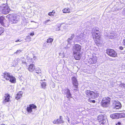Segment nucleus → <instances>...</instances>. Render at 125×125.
<instances>
[{
    "mask_svg": "<svg viewBox=\"0 0 125 125\" xmlns=\"http://www.w3.org/2000/svg\"><path fill=\"white\" fill-rule=\"evenodd\" d=\"M92 35L93 37H95L96 39V44L98 46H102L103 42L102 40H100V31L98 28L94 27L92 29Z\"/></svg>",
    "mask_w": 125,
    "mask_h": 125,
    "instance_id": "obj_1",
    "label": "nucleus"
},
{
    "mask_svg": "<svg viewBox=\"0 0 125 125\" xmlns=\"http://www.w3.org/2000/svg\"><path fill=\"white\" fill-rule=\"evenodd\" d=\"M81 49V46L79 44H75L73 48V55L75 59L77 60H79L82 56L80 52Z\"/></svg>",
    "mask_w": 125,
    "mask_h": 125,
    "instance_id": "obj_2",
    "label": "nucleus"
},
{
    "mask_svg": "<svg viewBox=\"0 0 125 125\" xmlns=\"http://www.w3.org/2000/svg\"><path fill=\"white\" fill-rule=\"evenodd\" d=\"M10 10V8L7 4H3L0 6V12L3 14H7Z\"/></svg>",
    "mask_w": 125,
    "mask_h": 125,
    "instance_id": "obj_3",
    "label": "nucleus"
},
{
    "mask_svg": "<svg viewBox=\"0 0 125 125\" xmlns=\"http://www.w3.org/2000/svg\"><path fill=\"white\" fill-rule=\"evenodd\" d=\"M86 96L88 97H91L93 99H94L98 97L99 94L96 92H94L89 90H87L85 92Z\"/></svg>",
    "mask_w": 125,
    "mask_h": 125,
    "instance_id": "obj_4",
    "label": "nucleus"
},
{
    "mask_svg": "<svg viewBox=\"0 0 125 125\" xmlns=\"http://www.w3.org/2000/svg\"><path fill=\"white\" fill-rule=\"evenodd\" d=\"M110 98L109 97L103 98L102 101V105L104 107H108L110 104Z\"/></svg>",
    "mask_w": 125,
    "mask_h": 125,
    "instance_id": "obj_5",
    "label": "nucleus"
},
{
    "mask_svg": "<svg viewBox=\"0 0 125 125\" xmlns=\"http://www.w3.org/2000/svg\"><path fill=\"white\" fill-rule=\"evenodd\" d=\"M18 15L16 14H9L7 16L9 18L11 19V21L12 24L15 23H17L18 20L17 19Z\"/></svg>",
    "mask_w": 125,
    "mask_h": 125,
    "instance_id": "obj_6",
    "label": "nucleus"
},
{
    "mask_svg": "<svg viewBox=\"0 0 125 125\" xmlns=\"http://www.w3.org/2000/svg\"><path fill=\"white\" fill-rule=\"evenodd\" d=\"M71 80L73 85V89L74 90H77L78 87V83L76 78L75 77H72L71 78Z\"/></svg>",
    "mask_w": 125,
    "mask_h": 125,
    "instance_id": "obj_7",
    "label": "nucleus"
},
{
    "mask_svg": "<svg viewBox=\"0 0 125 125\" xmlns=\"http://www.w3.org/2000/svg\"><path fill=\"white\" fill-rule=\"evenodd\" d=\"M106 52L108 55L112 57H116L117 55L116 52L113 49H107Z\"/></svg>",
    "mask_w": 125,
    "mask_h": 125,
    "instance_id": "obj_8",
    "label": "nucleus"
},
{
    "mask_svg": "<svg viewBox=\"0 0 125 125\" xmlns=\"http://www.w3.org/2000/svg\"><path fill=\"white\" fill-rule=\"evenodd\" d=\"M10 75L11 74L10 73L7 72H5L4 73H3L2 76L3 79L4 80V81H9Z\"/></svg>",
    "mask_w": 125,
    "mask_h": 125,
    "instance_id": "obj_9",
    "label": "nucleus"
},
{
    "mask_svg": "<svg viewBox=\"0 0 125 125\" xmlns=\"http://www.w3.org/2000/svg\"><path fill=\"white\" fill-rule=\"evenodd\" d=\"M105 119V117L102 115H99L97 117L98 121L103 124L106 122Z\"/></svg>",
    "mask_w": 125,
    "mask_h": 125,
    "instance_id": "obj_10",
    "label": "nucleus"
},
{
    "mask_svg": "<svg viewBox=\"0 0 125 125\" xmlns=\"http://www.w3.org/2000/svg\"><path fill=\"white\" fill-rule=\"evenodd\" d=\"M36 108V106L34 104H30L29 105V106L27 107L26 111L28 112L31 113L32 111V109H35Z\"/></svg>",
    "mask_w": 125,
    "mask_h": 125,
    "instance_id": "obj_11",
    "label": "nucleus"
},
{
    "mask_svg": "<svg viewBox=\"0 0 125 125\" xmlns=\"http://www.w3.org/2000/svg\"><path fill=\"white\" fill-rule=\"evenodd\" d=\"M4 99L2 101L3 103L5 104L6 102H8L10 101V96L8 94H6L4 96Z\"/></svg>",
    "mask_w": 125,
    "mask_h": 125,
    "instance_id": "obj_12",
    "label": "nucleus"
},
{
    "mask_svg": "<svg viewBox=\"0 0 125 125\" xmlns=\"http://www.w3.org/2000/svg\"><path fill=\"white\" fill-rule=\"evenodd\" d=\"M6 19L5 16H0V24L3 26H5L4 21H5Z\"/></svg>",
    "mask_w": 125,
    "mask_h": 125,
    "instance_id": "obj_13",
    "label": "nucleus"
},
{
    "mask_svg": "<svg viewBox=\"0 0 125 125\" xmlns=\"http://www.w3.org/2000/svg\"><path fill=\"white\" fill-rule=\"evenodd\" d=\"M35 69V66L33 64H30L28 66V69L30 72H32Z\"/></svg>",
    "mask_w": 125,
    "mask_h": 125,
    "instance_id": "obj_14",
    "label": "nucleus"
},
{
    "mask_svg": "<svg viewBox=\"0 0 125 125\" xmlns=\"http://www.w3.org/2000/svg\"><path fill=\"white\" fill-rule=\"evenodd\" d=\"M65 93L67 98H72V95L70 92V90L68 89H67L65 90Z\"/></svg>",
    "mask_w": 125,
    "mask_h": 125,
    "instance_id": "obj_15",
    "label": "nucleus"
},
{
    "mask_svg": "<svg viewBox=\"0 0 125 125\" xmlns=\"http://www.w3.org/2000/svg\"><path fill=\"white\" fill-rule=\"evenodd\" d=\"M9 81L12 83H15L16 82V79L12 75H11L9 78Z\"/></svg>",
    "mask_w": 125,
    "mask_h": 125,
    "instance_id": "obj_16",
    "label": "nucleus"
},
{
    "mask_svg": "<svg viewBox=\"0 0 125 125\" xmlns=\"http://www.w3.org/2000/svg\"><path fill=\"white\" fill-rule=\"evenodd\" d=\"M22 93L21 91L19 92L15 97V99L17 100L20 99L22 96Z\"/></svg>",
    "mask_w": 125,
    "mask_h": 125,
    "instance_id": "obj_17",
    "label": "nucleus"
},
{
    "mask_svg": "<svg viewBox=\"0 0 125 125\" xmlns=\"http://www.w3.org/2000/svg\"><path fill=\"white\" fill-rule=\"evenodd\" d=\"M110 117L112 119H118L119 118L118 113H114L110 115Z\"/></svg>",
    "mask_w": 125,
    "mask_h": 125,
    "instance_id": "obj_18",
    "label": "nucleus"
},
{
    "mask_svg": "<svg viewBox=\"0 0 125 125\" xmlns=\"http://www.w3.org/2000/svg\"><path fill=\"white\" fill-rule=\"evenodd\" d=\"M62 117L60 116L59 119H57L56 121L55 122V124H59L64 123L62 119Z\"/></svg>",
    "mask_w": 125,
    "mask_h": 125,
    "instance_id": "obj_19",
    "label": "nucleus"
},
{
    "mask_svg": "<svg viewBox=\"0 0 125 125\" xmlns=\"http://www.w3.org/2000/svg\"><path fill=\"white\" fill-rule=\"evenodd\" d=\"M97 58L94 56L93 57V58H91L90 61L92 64L95 63L97 61Z\"/></svg>",
    "mask_w": 125,
    "mask_h": 125,
    "instance_id": "obj_20",
    "label": "nucleus"
},
{
    "mask_svg": "<svg viewBox=\"0 0 125 125\" xmlns=\"http://www.w3.org/2000/svg\"><path fill=\"white\" fill-rule=\"evenodd\" d=\"M118 103L116 104L115 106V108L117 109H119L121 108V104L120 102H118Z\"/></svg>",
    "mask_w": 125,
    "mask_h": 125,
    "instance_id": "obj_21",
    "label": "nucleus"
},
{
    "mask_svg": "<svg viewBox=\"0 0 125 125\" xmlns=\"http://www.w3.org/2000/svg\"><path fill=\"white\" fill-rule=\"evenodd\" d=\"M119 118H124L125 117V113H118Z\"/></svg>",
    "mask_w": 125,
    "mask_h": 125,
    "instance_id": "obj_22",
    "label": "nucleus"
},
{
    "mask_svg": "<svg viewBox=\"0 0 125 125\" xmlns=\"http://www.w3.org/2000/svg\"><path fill=\"white\" fill-rule=\"evenodd\" d=\"M61 24H58L55 26L56 30V31H59L60 30V27L61 26Z\"/></svg>",
    "mask_w": 125,
    "mask_h": 125,
    "instance_id": "obj_23",
    "label": "nucleus"
},
{
    "mask_svg": "<svg viewBox=\"0 0 125 125\" xmlns=\"http://www.w3.org/2000/svg\"><path fill=\"white\" fill-rule=\"evenodd\" d=\"M4 31L5 30L3 28L0 27V36L4 32Z\"/></svg>",
    "mask_w": 125,
    "mask_h": 125,
    "instance_id": "obj_24",
    "label": "nucleus"
},
{
    "mask_svg": "<svg viewBox=\"0 0 125 125\" xmlns=\"http://www.w3.org/2000/svg\"><path fill=\"white\" fill-rule=\"evenodd\" d=\"M63 12L64 13H67L68 12H69L70 11V9L67 8H65L63 10Z\"/></svg>",
    "mask_w": 125,
    "mask_h": 125,
    "instance_id": "obj_25",
    "label": "nucleus"
},
{
    "mask_svg": "<svg viewBox=\"0 0 125 125\" xmlns=\"http://www.w3.org/2000/svg\"><path fill=\"white\" fill-rule=\"evenodd\" d=\"M70 35L69 37L68 38L73 40V38L74 36V34H70Z\"/></svg>",
    "mask_w": 125,
    "mask_h": 125,
    "instance_id": "obj_26",
    "label": "nucleus"
},
{
    "mask_svg": "<svg viewBox=\"0 0 125 125\" xmlns=\"http://www.w3.org/2000/svg\"><path fill=\"white\" fill-rule=\"evenodd\" d=\"M41 85L42 87L44 88L46 86V83L45 82H42L41 83Z\"/></svg>",
    "mask_w": 125,
    "mask_h": 125,
    "instance_id": "obj_27",
    "label": "nucleus"
},
{
    "mask_svg": "<svg viewBox=\"0 0 125 125\" xmlns=\"http://www.w3.org/2000/svg\"><path fill=\"white\" fill-rule=\"evenodd\" d=\"M53 39L51 38H49L47 40V43H51L52 42Z\"/></svg>",
    "mask_w": 125,
    "mask_h": 125,
    "instance_id": "obj_28",
    "label": "nucleus"
},
{
    "mask_svg": "<svg viewBox=\"0 0 125 125\" xmlns=\"http://www.w3.org/2000/svg\"><path fill=\"white\" fill-rule=\"evenodd\" d=\"M67 41L68 42V44H71L73 42V40L68 38L67 40Z\"/></svg>",
    "mask_w": 125,
    "mask_h": 125,
    "instance_id": "obj_29",
    "label": "nucleus"
},
{
    "mask_svg": "<svg viewBox=\"0 0 125 125\" xmlns=\"http://www.w3.org/2000/svg\"><path fill=\"white\" fill-rule=\"evenodd\" d=\"M83 34H81L80 35V37L81 39H83L85 38V36H83Z\"/></svg>",
    "mask_w": 125,
    "mask_h": 125,
    "instance_id": "obj_30",
    "label": "nucleus"
},
{
    "mask_svg": "<svg viewBox=\"0 0 125 125\" xmlns=\"http://www.w3.org/2000/svg\"><path fill=\"white\" fill-rule=\"evenodd\" d=\"M36 73L38 74L40 73H41V70L40 69H39L38 70H36Z\"/></svg>",
    "mask_w": 125,
    "mask_h": 125,
    "instance_id": "obj_31",
    "label": "nucleus"
},
{
    "mask_svg": "<svg viewBox=\"0 0 125 125\" xmlns=\"http://www.w3.org/2000/svg\"><path fill=\"white\" fill-rule=\"evenodd\" d=\"M71 44H69L68 43L67 46L66 48V49H68L71 46Z\"/></svg>",
    "mask_w": 125,
    "mask_h": 125,
    "instance_id": "obj_32",
    "label": "nucleus"
},
{
    "mask_svg": "<svg viewBox=\"0 0 125 125\" xmlns=\"http://www.w3.org/2000/svg\"><path fill=\"white\" fill-rule=\"evenodd\" d=\"M115 36L113 35H112L109 36V38L111 39H113L115 38Z\"/></svg>",
    "mask_w": 125,
    "mask_h": 125,
    "instance_id": "obj_33",
    "label": "nucleus"
},
{
    "mask_svg": "<svg viewBox=\"0 0 125 125\" xmlns=\"http://www.w3.org/2000/svg\"><path fill=\"white\" fill-rule=\"evenodd\" d=\"M21 52V50H17L15 52V53H19L20 52Z\"/></svg>",
    "mask_w": 125,
    "mask_h": 125,
    "instance_id": "obj_34",
    "label": "nucleus"
},
{
    "mask_svg": "<svg viewBox=\"0 0 125 125\" xmlns=\"http://www.w3.org/2000/svg\"><path fill=\"white\" fill-rule=\"evenodd\" d=\"M89 102H92L93 103H94L95 102V101L94 100H92L91 99H89Z\"/></svg>",
    "mask_w": 125,
    "mask_h": 125,
    "instance_id": "obj_35",
    "label": "nucleus"
},
{
    "mask_svg": "<svg viewBox=\"0 0 125 125\" xmlns=\"http://www.w3.org/2000/svg\"><path fill=\"white\" fill-rule=\"evenodd\" d=\"M53 11L52 12H49L48 14L50 16H53L54 15L53 14H54V13H53Z\"/></svg>",
    "mask_w": 125,
    "mask_h": 125,
    "instance_id": "obj_36",
    "label": "nucleus"
},
{
    "mask_svg": "<svg viewBox=\"0 0 125 125\" xmlns=\"http://www.w3.org/2000/svg\"><path fill=\"white\" fill-rule=\"evenodd\" d=\"M122 13L123 15H125V8H124Z\"/></svg>",
    "mask_w": 125,
    "mask_h": 125,
    "instance_id": "obj_37",
    "label": "nucleus"
},
{
    "mask_svg": "<svg viewBox=\"0 0 125 125\" xmlns=\"http://www.w3.org/2000/svg\"><path fill=\"white\" fill-rule=\"evenodd\" d=\"M125 39L123 40L122 43L125 46Z\"/></svg>",
    "mask_w": 125,
    "mask_h": 125,
    "instance_id": "obj_38",
    "label": "nucleus"
},
{
    "mask_svg": "<svg viewBox=\"0 0 125 125\" xmlns=\"http://www.w3.org/2000/svg\"><path fill=\"white\" fill-rule=\"evenodd\" d=\"M21 40H17L15 41V42H21Z\"/></svg>",
    "mask_w": 125,
    "mask_h": 125,
    "instance_id": "obj_39",
    "label": "nucleus"
},
{
    "mask_svg": "<svg viewBox=\"0 0 125 125\" xmlns=\"http://www.w3.org/2000/svg\"><path fill=\"white\" fill-rule=\"evenodd\" d=\"M34 35V32H33L32 33H31L30 34V35L31 36H33Z\"/></svg>",
    "mask_w": 125,
    "mask_h": 125,
    "instance_id": "obj_40",
    "label": "nucleus"
},
{
    "mask_svg": "<svg viewBox=\"0 0 125 125\" xmlns=\"http://www.w3.org/2000/svg\"><path fill=\"white\" fill-rule=\"evenodd\" d=\"M49 21V20H47L44 22V23L45 24H46Z\"/></svg>",
    "mask_w": 125,
    "mask_h": 125,
    "instance_id": "obj_41",
    "label": "nucleus"
},
{
    "mask_svg": "<svg viewBox=\"0 0 125 125\" xmlns=\"http://www.w3.org/2000/svg\"><path fill=\"white\" fill-rule=\"evenodd\" d=\"M116 125H121V123L120 122H118L116 124Z\"/></svg>",
    "mask_w": 125,
    "mask_h": 125,
    "instance_id": "obj_42",
    "label": "nucleus"
},
{
    "mask_svg": "<svg viewBox=\"0 0 125 125\" xmlns=\"http://www.w3.org/2000/svg\"><path fill=\"white\" fill-rule=\"evenodd\" d=\"M120 50H123V47H120Z\"/></svg>",
    "mask_w": 125,
    "mask_h": 125,
    "instance_id": "obj_43",
    "label": "nucleus"
},
{
    "mask_svg": "<svg viewBox=\"0 0 125 125\" xmlns=\"http://www.w3.org/2000/svg\"><path fill=\"white\" fill-rule=\"evenodd\" d=\"M0 125H5L4 124H2Z\"/></svg>",
    "mask_w": 125,
    "mask_h": 125,
    "instance_id": "obj_44",
    "label": "nucleus"
},
{
    "mask_svg": "<svg viewBox=\"0 0 125 125\" xmlns=\"http://www.w3.org/2000/svg\"><path fill=\"white\" fill-rule=\"evenodd\" d=\"M59 54L60 55V54H61V53H60Z\"/></svg>",
    "mask_w": 125,
    "mask_h": 125,
    "instance_id": "obj_45",
    "label": "nucleus"
}]
</instances>
